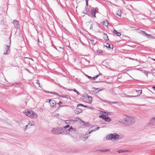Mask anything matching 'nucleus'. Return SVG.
Here are the masks:
<instances>
[{
  "mask_svg": "<svg viewBox=\"0 0 155 155\" xmlns=\"http://www.w3.org/2000/svg\"><path fill=\"white\" fill-rule=\"evenodd\" d=\"M58 104L60 106H61V104H62V102H61L60 101H59V102L58 103Z\"/></svg>",
  "mask_w": 155,
  "mask_h": 155,
  "instance_id": "c9c22d12",
  "label": "nucleus"
},
{
  "mask_svg": "<svg viewBox=\"0 0 155 155\" xmlns=\"http://www.w3.org/2000/svg\"><path fill=\"white\" fill-rule=\"evenodd\" d=\"M87 12V9L86 8L84 9V11H83L82 12L84 14H86Z\"/></svg>",
  "mask_w": 155,
  "mask_h": 155,
  "instance_id": "7c9ffc66",
  "label": "nucleus"
},
{
  "mask_svg": "<svg viewBox=\"0 0 155 155\" xmlns=\"http://www.w3.org/2000/svg\"><path fill=\"white\" fill-rule=\"evenodd\" d=\"M88 42L90 44L91 43V44H93L94 42V40L93 38L89 39L88 40Z\"/></svg>",
  "mask_w": 155,
  "mask_h": 155,
  "instance_id": "bb28decb",
  "label": "nucleus"
},
{
  "mask_svg": "<svg viewBox=\"0 0 155 155\" xmlns=\"http://www.w3.org/2000/svg\"><path fill=\"white\" fill-rule=\"evenodd\" d=\"M47 102H49L50 103L51 107H53L56 104V103L55 101L51 99H47Z\"/></svg>",
  "mask_w": 155,
  "mask_h": 155,
  "instance_id": "423d86ee",
  "label": "nucleus"
},
{
  "mask_svg": "<svg viewBox=\"0 0 155 155\" xmlns=\"http://www.w3.org/2000/svg\"><path fill=\"white\" fill-rule=\"evenodd\" d=\"M88 137H84L83 140H84V141H85L86 139H87V138Z\"/></svg>",
  "mask_w": 155,
  "mask_h": 155,
  "instance_id": "e433bc0d",
  "label": "nucleus"
},
{
  "mask_svg": "<svg viewBox=\"0 0 155 155\" xmlns=\"http://www.w3.org/2000/svg\"><path fill=\"white\" fill-rule=\"evenodd\" d=\"M117 152L119 153H125L127 152V151L124 150H118L117 151Z\"/></svg>",
  "mask_w": 155,
  "mask_h": 155,
  "instance_id": "a878e982",
  "label": "nucleus"
},
{
  "mask_svg": "<svg viewBox=\"0 0 155 155\" xmlns=\"http://www.w3.org/2000/svg\"><path fill=\"white\" fill-rule=\"evenodd\" d=\"M23 112L26 115L31 118L35 119L38 117V114L31 110H24Z\"/></svg>",
  "mask_w": 155,
  "mask_h": 155,
  "instance_id": "f03ea898",
  "label": "nucleus"
},
{
  "mask_svg": "<svg viewBox=\"0 0 155 155\" xmlns=\"http://www.w3.org/2000/svg\"><path fill=\"white\" fill-rule=\"evenodd\" d=\"M65 106H68V105H66Z\"/></svg>",
  "mask_w": 155,
  "mask_h": 155,
  "instance_id": "c03bdc74",
  "label": "nucleus"
},
{
  "mask_svg": "<svg viewBox=\"0 0 155 155\" xmlns=\"http://www.w3.org/2000/svg\"><path fill=\"white\" fill-rule=\"evenodd\" d=\"M153 88V89L155 91V87H152Z\"/></svg>",
  "mask_w": 155,
  "mask_h": 155,
  "instance_id": "ea45409f",
  "label": "nucleus"
},
{
  "mask_svg": "<svg viewBox=\"0 0 155 155\" xmlns=\"http://www.w3.org/2000/svg\"><path fill=\"white\" fill-rule=\"evenodd\" d=\"M82 110L80 108H77L76 109L74 112L76 114H78L82 112Z\"/></svg>",
  "mask_w": 155,
  "mask_h": 155,
  "instance_id": "2eb2a0df",
  "label": "nucleus"
},
{
  "mask_svg": "<svg viewBox=\"0 0 155 155\" xmlns=\"http://www.w3.org/2000/svg\"><path fill=\"white\" fill-rule=\"evenodd\" d=\"M120 136L116 133L110 134L107 135L106 137V139L107 140H114L118 139Z\"/></svg>",
  "mask_w": 155,
  "mask_h": 155,
  "instance_id": "7ed1b4c3",
  "label": "nucleus"
},
{
  "mask_svg": "<svg viewBox=\"0 0 155 155\" xmlns=\"http://www.w3.org/2000/svg\"><path fill=\"white\" fill-rule=\"evenodd\" d=\"M69 127H70V125H67L63 127H62V128H63V129H67Z\"/></svg>",
  "mask_w": 155,
  "mask_h": 155,
  "instance_id": "c756f323",
  "label": "nucleus"
},
{
  "mask_svg": "<svg viewBox=\"0 0 155 155\" xmlns=\"http://www.w3.org/2000/svg\"><path fill=\"white\" fill-rule=\"evenodd\" d=\"M123 120L124 123L127 126H130L135 122L134 117L124 115L123 116Z\"/></svg>",
  "mask_w": 155,
  "mask_h": 155,
  "instance_id": "f257e3e1",
  "label": "nucleus"
},
{
  "mask_svg": "<svg viewBox=\"0 0 155 155\" xmlns=\"http://www.w3.org/2000/svg\"><path fill=\"white\" fill-rule=\"evenodd\" d=\"M113 32L116 34L117 36H120L121 35V34L120 32L117 31L116 30L114 29L113 31Z\"/></svg>",
  "mask_w": 155,
  "mask_h": 155,
  "instance_id": "4be33fe9",
  "label": "nucleus"
},
{
  "mask_svg": "<svg viewBox=\"0 0 155 155\" xmlns=\"http://www.w3.org/2000/svg\"><path fill=\"white\" fill-rule=\"evenodd\" d=\"M99 117L102 118L105 120V121L107 122H110L111 120V119L109 117H106V116L103 115L100 116Z\"/></svg>",
  "mask_w": 155,
  "mask_h": 155,
  "instance_id": "6e6552de",
  "label": "nucleus"
},
{
  "mask_svg": "<svg viewBox=\"0 0 155 155\" xmlns=\"http://www.w3.org/2000/svg\"><path fill=\"white\" fill-rule=\"evenodd\" d=\"M98 27V24L97 23H93L91 25L90 30L96 31Z\"/></svg>",
  "mask_w": 155,
  "mask_h": 155,
  "instance_id": "39448f33",
  "label": "nucleus"
},
{
  "mask_svg": "<svg viewBox=\"0 0 155 155\" xmlns=\"http://www.w3.org/2000/svg\"><path fill=\"white\" fill-rule=\"evenodd\" d=\"M139 33L144 36H146V35H148L150 36H151V35H150L147 34L145 32L143 31H140Z\"/></svg>",
  "mask_w": 155,
  "mask_h": 155,
  "instance_id": "5701e85b",
  "label": "nucleus"
},
{
  "mask_svg": "<svg viewBox=\"0 0 155 155\" xmlns=\"http://www.w3.org/2000/svg\"><path fill=\"white\" fill-rule=\"evenodd\" d=\"M116 14L117 15H118L119 16H121L122 14V10H118L116 12Z\"/></svg>",
  "mask_w": 155,
  "mask_h": 155,
  "instance_id": "412c9836",
  "label": "nucleus"
},
{
  "mask_svg": "<svg viewBox=\"0 0 155 155\" xmlns=\"http://www.w3.org/2000/svg\"><path fill=\"white\" fill-rule=\"evenodd\" d=\"M68 130L69 134H70L71 133L76 131V129L73 127L72 126L70 127V128L68 129Z\"/></svg>",
  "mask_w": 155,
  "mask_h": 155,
  "instance_id": "9d476101",
  "label": "nucleus"
},
{
  "mask_svg": "<svg viewBox=\"0 0 155 155\" xmlns=\"http://www.w3.org/2000/svg\"><path fill=\"white\" fill-rule=\"evenodd\" d=\"M102 24L104 26L107 28L108 27V25L109 24L107 20H105L102 23Z\"/></svg>",
  "mask_w": 155,
  "mask_h": 155,
  "instance_id": "a211bd4d",
  "label": "nucleus"
},
{
  "mask_svg": "<svg viewBox=\"0 0 155 155\" xmlns=\"http://www.w3.org/2000/svg\"><path fill=\"white\" fill-rule=\"evenodd\" d=\"M92 100V98L90 96H88L86 99V101L87 103L90 104L91 103Z\"/></svg>",
  "mask_w": 155,
  "mask_h": 155,
  "instance_id": "4468645a",
  "label": "nucleus"
},
{
  "mask_svg": "<svg viewBox=\"0 0 155 155\" xmlns=\"http://www.w3.org/2000/svg\"><path fill=\"white\" fill-rule=\"evenodd\" d=\"M150 123L152 124L155 125V116L151 118Z\"/></svg>",
  "mask_w": 155,
  "mask_h": 155,
  "instance_id": "dca6fc26",
  "label": "nucleus"
},
{
  "mask_svg": "<svg viewBox=\"0 0 155 155\" xmlns=\"http://www.w3.org/2000/svg\"><path fill=\"white\" fill-rule=\"evenodd\" d=\"M105 46L107 48H110V45L108 43H107L106 45H105Z\"/></svg>",
  "mask_w": 155,
  "mask_h": 155,
  "instance_id": "72a5a7b5",
  "label": "nucleus"
},
{
  "mask_svg": "<svg viewBox=\"0 0 155 155\" xmlns=\"http://www.w3.org/2000/svg\"><path fill=\"white\" fill-rule=\"evenodd\" d=\"M64 133L66 135H68L69 134L68 132V130H64V129H63L62 130V133Z\"/></svg>",
  "mask_w": 155,
  "mask_h": 155,
  "instance_id": "393cba45",
  "label": "nucleus"
},
{
  "mask_svg": "<svg viewBox=\"0 0 155 155\" xmlns=\"http://www.w3.org/2000/svg\"><path fill=\"white\" fill-rule=\"evenodd\" d=\"M74 91L75 92H76L78 94H79V92L78 91L75 89H74Z\"/></svg>",
  "mask_w": 155,
  "mask_h": 155,
  "instance_id": "f704fd0d",
  "label": "nucleus"
},
{
  "mask_svg": "<svg viewBox=\"0 0 155 155\" xmlns=\"http://www.w3.org/2000/svg\"><path fill=\"white\" fill-rule=\"evenodd\" d=\"M136 92L138 94V95H137V96H139L142 93V90H137ZM136 96H129V97H135Z\"/></svg>",
  "mask_w": 155,
  "mask_h": 155,
  "instance_id": "6ab92c4d",
  "label": "nucleus"
},
{
  "mask_svg": "<svg viewBox=\"0 0 155 155\" xmlns=\"http://www.w3.org/2000/svg\"><path fill=\"white\" fill-rule=\"evenodd\" d=\"M60 87H62L63 89H64L65 90H68V91H72V90L71 89L67 88H65V87H64L61 86V85H60Z\"/></svg>",
  "mask_w": 155,
  "mask_h": 155,
  "instance_id": "cd10ccee",
  "label": "nucleus"
},
{
  "mask_svg": "<svg viewBox=\"0 0 155 155\" xmlns=\"http://www.w3.org/2000/svg\"><path fill=\"white\" fill-rule=\"evenodd\" d=\"M112 103H113V104H116L117 103V102H112Z\"/></svg>",
  "mask_w": 155,
  "mask_h": 155,
  "instance_id": "a19ab883",
  "label": "nucleus"
},
{
  "mask_svg": "<svg viewBox=\"0 0 155 155\" xmlns=\"http://www.w3.org/2000/svg\"><path fill=\"white\" fill-rule=\"evenodd\" d=\"M98 12L97 8L92 9L91 11V14L93 16L96 17L95 14Z\"/></svg>",
  "mask_w": 155,
  "mask_h": 155,
  "instance_id": "1a4fd4ad",
  "label": "nucleus"
},
{
  "mask_svg": "<svg viewBox=\"0 0 155 155\" xmlns=\"http://www.w3.org/2000/svg\"><path fill=\"white\" fill-rule=\"evenodd\" d=\"M34 123L35 122L33 121H29L28 123V124L25 126L24 130L25 131L27 129L29 128V126H31L34 125Z\"/></svg>",
  "mask_w": 155,
  "mask_h": 155,
  "instance_id": "0eeeda50",
  "label": "nucleus"
},
{
  "mask_svg": "<svg viewBox=\"0 0 155 155\" xmlns=\"http://www.w3.org/2000/svg\"><path fill=\"white\" fill-rule=\"evenodd\" d=\"M72 121V120H65L64 122L66 124H69Z\"/></svg>",
  "mask_w": 155,
  "mask_h": 155,
  "instance_id": "b1692460",
  "label": "nucleus"
},
{
  "mask_svg": "<svg viewBox=\"0 0 155 155\" xmlns=\"http://www.w3.org/2000/svg\"><path fill=\"white\" fill-rule=\"evenodd\" d=\"M30 60H32V61H33V59H32V58H30Z\"/></svg>",
  "mask_w": 155,
  "mask_h": 155,
  "instance_id": "37998d69",
  "label": "nucleus"
},
{
  "mask_svg": "<svg viewBox=\"0 0 155 155\" xmlns=\"http://www.w3.org/2000/svg\"><path fill=\"white\" fill-rule=\"evenodd\" d=\"M50 93L51 94H54L58 95L59 96L62 97H64V98H66L68 99V98L69 97V96L68 95H65V96L63 95V96L62 95H60L58 94V93H55V92H50Z\"/></svg>",
  "mask_w": 155,
  "mask_h": 155,
  "instance_id": "f8f14e48",
  "label": "nucleus"
},
{
  "mask_svg": "<svg viewBox=\"0 0 155 155\" xmlns=\"http://www.w3.org/2000/svg\"><path fill=\"white\" fill-rule=\"evenodd\" d=\"M97 52L98 53H101L103 52V51L101 50H98Z\"/></svg>",
  "mask_w": 155,
  "mask_h": 155,
  "instance_id": "473e14b6",
  "label": "nucleus"
},
{
  "mask_svg": "<svg viewBox=\"0 0 155 155\" xmlns=\"http://www.w3.org/2000/svg\"><path fill=\"white\" fill-rule=\"evenodd\" d=\"M98 151L101 152H110V150L109 149H101L99 150Z\"/></svg>",
  "mask_w": 155,
  "mask_h": 155,
  "instance_id": "aec40b11",
  "label": "nucleus"
},
{
  "mask_svg": "<svg viewBox=\"0 0 155 155\" xmlns=\"http://www.w3.org/2000/svg\"><path fill=\"white\" fill-rule=\"evenodd\" d=\"M84 107H87L88 106H87L84 105Z\"/></svg>",
  "mask_w": 155,
  "mask_h": 155,
  "instance_id": "58836bf2",
  "label": "nucleus"
},
{
  "mask_svg": "<svg viewBox=\"0 0 155 155\" xmlns=\"http://www.w3.org/2000/svg\"><path fill=\"white\" fill-rule=\"evenodd\" d=\"M98 76H99V75H97L96 77H93V78H91V77H88L89 78H91V80H95L96 78H97Z\"/></svg>",
  "mask_w": 155,
  "mask_h": 155,
  "instance_id": "c85d7f7f",
  "label": "nucleus"
},
{
  "mask_svg": "<svg viewBox=\"0 0 155 155\" xmlns=\"http://www.w3.org/2000/svg\"><path fill=\"white\" fill-rule=\"evenodd\" d=\"M63 128L61 127L53 129L51 130V132L54 134H61L62 133Z\"/></svg>",
  "mask_w": 155,
  "mask_h": 155,
  "instance_id": "20e7f679",
  "label": "nucleus"
},
{
  "mask_svg": "<svg viewBox=\"0 0 155 155\" xmlns=\"http://www.w3.org/2000/svg\"><path fill=\"white\" fill-rule=\"evenodd\" d=\"M88 4L87 1V0H86V5L87 6Z\"/></svg>",
  "mask_w": 155,
  "mask_h": 155,
  "instance_id": "4c0bfd02",
  "label": "nucleus"
},
{
  "mask_svg": "<svg viewBox=\"0 0 155 155\" xmlns=\"http://www.w3.org/2000/svg\"><path fill=\"white\" fill-rule=\"evenodd\" d=\"M13 24L14 25L15 27L16 28H18L19 27V25L18 24V21L14 20L13 21Z\"/></svg>",
  "mask_w": 155,
  "mask_h": 155,
  "instance_id": "9b49d317",
  "label": "nucleus"
},
{
  "mask_svg": "<svg viewBox=\"0 0 155 155\" xmlns=\"http://www.w3.org/2000/svg\"><path fill=\"white\" fill-rule=\"evenodd\" d=\"M37 83L38 84H39V82L38 81H37Z\"/></svg>",
  "mask_w": 155,
  "mask_h": 155,
  "instance_id": "79ce46f5",
  "label": "nucleus"
},
{
  "mask_svg": "<svg viewBox=\"0 0 155 155\" xmlns=\"http://www.w3.org/2000/svg\"><path fill=\"white\" fill-rule=\"evenodd\" d=\"M84 104H78L77 105V107H80V106H81V107H84Z\"/></svg>",
  "mask_w": 155,
  "mask_h": 155,
  "instance_id": "2f4dec72",
  "label": "nucleus"
},
{
  "mask_svg": "<svg viewBox=\"0 0 155 155\" xmlns=\"http://www.w3.org/2000/svg\"><path fill=\"white\" fill-rule=\"evenodd\" d=\"M100 128V127H97L96 128L94 129V130H91V131H90V132H87L86 133V134H85V136L87 135H88V134H90L91 133V132H94V131H96V130H98L99 129V128Z\"/></svg>",
  "mask_w": 155,
  "mask_h": 155,
  "instance_id": "ddd939ff",
  "label": "nucleus"
},
{
  "mask_svg": "<svg viewBox=\"0 0 155 155\" xmlns=\"http://www.w3.org/2000/svg\"><path fill=\"white\" fill-rule=\"evenodd\" d=\"M5 50L6 51V52H4V54H8V51H9L10 47L8 45H6L5 46Z\"/></svg>",
  "mask_w": 155,
  "mask_h": 155,
  "instance_id": "f3484780",
  "label": "nucleus"
}]
</instances>
